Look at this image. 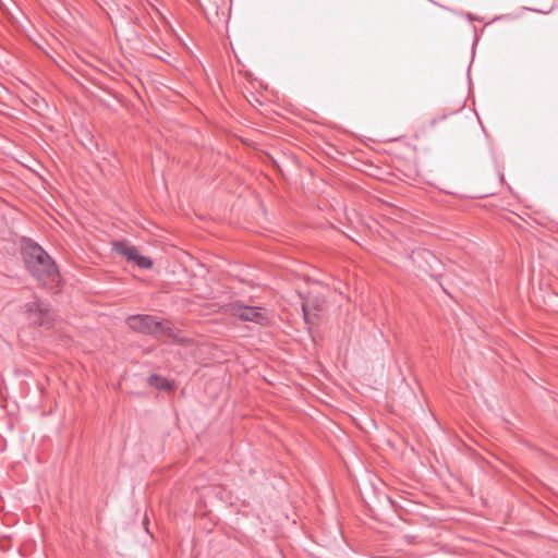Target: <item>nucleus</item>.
<instances>
[{
    "label": "nucleus",
    "mask_w": 558,
    "mask_h": 558,
    "mask_svg": "<svg viewBox=\"0 0 558 558\" xmlns=\"http://www.w3.org/2000/svg\"><path fill=\"white\" fill-rule=\"evenodd\" d=\"M114 247L117 253L124 256L129 262H132V259H134L138 253L135 246H131L124 243H118Z\"/></svg>",
    "instance_id": "nucleus-5"
},
{
    "label": "nucleus",
    "mask_w": 558,
    "mask_h": 558,
    "mask_svg": "<svg viewBox=\"0 0 558 558\" xmlns=\"http://www.w3.org/2000/svg\"><path fill=\"white\" fill-rule=\"evenodd\" d=\"M159 335L167 336L172 339L174 342H182L183 338L180 336V332L174 329L169 324H162V328L159 329Z\"/></svg>",
    "instance_id": "nucleus-6"
},
{
    "label": "nucleus",
    "mask_w": 558,
    "mask_h": 558,
    "mask_svg": "<svg viewBox=\"0 0 558 558\" xmlns=\"http://www.w3.org/2000/svg\"><path fill=\"white\" fill-rule=\"evenodd\" d=\"M303 312H304V319H305V322L307 323V322H308V319H307V312H306V307H305V305H303Z\"/></svg>",
    "instance_id": "nucleus-9"
},
{
    "label": "nucleus",
    "mask_w": 558,
    "mask_h": 558,
    "mask_svg": "<svg viewBox=\"0 0 558 558\" xmlns=\"http://www.w3.org/2000/svg\"><path fill=\"white\" fill-rule=\"evenodd\" d=\"M134 264H136L141 268L148 269L153 266V262L146 257L140 254V252L136 254V257L132 259Z\"/></svg>",
    "instance_id": "nucleus-8"
},
{
    "label": "nucleus",
    "mask_w": 558,
    "mask_h": 558,
    "mask_svg": "<svg viewBox=\"0 0 558 558\" xmlns=\"http://www.w3.org/2000/svg\"><path fill=\"white\" fill-rule=\"evenodd\" d=\"M23 257L28 271L45 287L53 288L59 282V271L47 252L35 242L23 245Z\"/></svg>",
    "instance_id": "nucleus-1"
},
{
    "label": "nucleus",
    "mask_w": 558,
    "mask_h": 558,
    "mask_svg": "<svg viewBox=\"0 0 558 558\" xmlns=\"http://www.w3.org/2000/svg\"><path fill=\"white\" fill-rule=\"evenodd\" d=\"M27 311L34 315L33 323L49 328L52 325L53 315L40 303L33 302L27 304Z\"/></svg>",
    "instance_id": "nucleus-4"
},
{
    "label": "nucleus",
    "mask_w": 558,
    "mask_h": 558,
    "mask_svg": "<svg viewBox=\"0 0 558 558\" xmlns=\"http://www.w3.org/2000/svg\"><path fill=\"white\" fill-rule=\"evenodd\" d=\"M148 381L151 386H155L160 390H170L172 388V384L159 375H151Z\"/></svg>",
    "instance_id": "nucleus-7"
},
{
    "label": "nucleus",
    "mask_w": 558,
    "mask_h": 558,
    "mask_svg": "<svg viewBox=\"0 0 558 558\" xmlns=\"http://www.w3.org/2000/svg\"><path fill=\"white\" fill-rule=\"evenodd\" d=\"M128 326L136 331L143 333L159 335V329L162 328V323L156 320L150 315H133L126 319Z\"/></svg>",
    "instance_id": "nucleus-3"
},
{
    "label": "nucleus",
    "mask_w": 558,
    "mask_h": 558,
    "mask_svg": "<svg viewBox=\"0 0 558 558\" xmlns=\"http://www.w3.org/2000/svg\"><path fill=\"white\" fill-rule=\"evenodd\" d=\"M225 312L244 322H254L257 324H266L268 322L265 310L259 306H245L236 302L228 305Z\"/></svg>",
    "instance_id": "nucleus-2"
}]
</instances>
